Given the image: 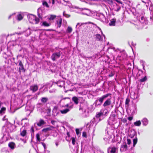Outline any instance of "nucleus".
<instances>
[{
  "mask_svg": "<svg viewBox=\"0 0 153 153\" xmlns=\"http://www.w3.org/2000/svg\"><path fill=\"white\" fill-rule=\"evenodd\" d=\"M70 103H71V101L69 97H63L62 96L61 97L59 103L60 105H62V107H68L70 105Z\"/></svg>",
  "mask_w": 153,
  "mask_h": 153,
  "instance_id": "f257e3e1",
  "label": "nucleus"
},
{
  "mask_svg": "<svg viewBox=\"0 0 153 153\" xmlns=\"http://www.w3.org/2000/svg\"><path fill=\"white\" fill-rule=\"evenodd\" d=\"M111 2L113 5V9L115 11H119L121 7L122 6V2L118 0H113V1H111Z\"/></svg>",
  "mask_w": 153,
  "mask_h": 153,
  "instance_id": "f03ea898",
  "label": "nucleus"
},
{
  "mask_svg": "<svg viewBox=\"0 0 153 153\" xmlns=\"http://www.w3.org/2000/svg\"><path fill=\"white\" fill-rule=\"evenodd\" d=\"M139 88H137L135 92L132 93L131 94V97L133 99V102H137L139 100Z\"/></svg>",
  "mask_w": 153,
  "mask_h": 153,
  "instance_id": "7ed1b4c3",
  "label": "nucleus"
},
{
  "mask_svg": "<svg viewBox=\"0 0 153 153\" xmlns=\"http://www.w3.org/2000/svg\"><path fill=\"white\" fill-rule=\"evenodd\" d=\"M27 18L29 22L33 24L38 23V18L35 15L29 14L27 15Z\"/></svg>",
  "mask_w": 153,
  "mask_h": 153,
  "instance_id": "20e7f679",
  "label": "nucleus"
},
{
  "mask_svg": "<svg viewBox=\"0 0 153 153\" xmlns=\"http://www.w3.org/2000/svg\"><path fill=\"white\" fill-rule=\"evenodd\" d=\"M117 123V120L115 114L112 113L108 120V124L109 125H113Z\"/></svg>",
  "mask_w": 153,
  "mask_h": 153,
  "instance_id": "39448f33",
  "label": "nucleus"
},
{
  "mask_svg": "<svg viewBox=\"0 0 153 153\" xmlns=\"http://www.w3.org/2000/svg\"><path fill=\"white\" fill-rule=\"evenodd\" d=\"M108 113V110L107 109H102L100 112H98L95 118L97 119H99V118L102 116L105 115Z\"/></svg>",
  "mask_w": 153,
  "mask_h": 153,
  "instance_id": "423d86ee",
  "label": "nucleus"
},
{
  "mask_svg": "<svg viewBox=\"0 0 153 153\" xmlns=\"http://www.w3.org/2000/svg\"><path fill=\"white\" fill-rule=\"evenodd\" d=\"M41 109V111L45 113H47L48 114H49L51 112V109L49 107H48L46 105H42V106L41 107H39Z\"/></svg>",
  "mask_w": 153,
  "mask_h": 153,
  "instance_id": "0eeeda50",
  "label": "nucleus"
},
{
  "mask_svg": "<svg viewBox=\"0 0 153 153\" xmlns=\"http://www.w3.org/2000/svg\"><path fill=\"white\" fill-rule=\"evenodd\" d=\"M139 19L140 23L143 25H147L148 23V21L146 17L140 16L139 17Z\"/></svg>",
  "mask_w": 153,
  "mask_h": 153,
  "instance_id": "6e6552de",
  "label": "nucleus"
},
{
  "mask_svg": "<svg viewBox=\"0 0 153 153\" xmlns=\"http://www.w3.org/2000/svg\"><path fill=\"white\" fill-rule=\"evenodd\" d=\"M61 55V52L59 51L58 52L53 53L51 56V59L53 61H55L56 59L59 58Z\"/></svg>",
  "mask_w": 153,
  "mask_h": 153,
  "instance_id": "1a4fd4ad",
  "label": "nucleus"
},
{
  "mask_svg": "<svg viewBox=\"0 0 153 153\" xmlns=\"http://www.w3.org/2000/svg\"><path fill=\"white\" fill-rule=\"evenodd\" d=\"M79 110L82 112V116L83 117H86L88 116V111H87L86 110L84 107H81L80 106Z\"/></svg>",
  "mask_w": 153,
  "mask_h": 153,
  "instance_id": "9d476101",
  "label": "nucleus"
},
{
  "mask_svg": "<svg viewBox=\"0 0 153 153\" xmlns=\"http://www.w3.org/2000/svg\"><path fill=\"white\" fill-rule=\"evenodd\" d=\"M97 18L103 22L106 21L104 15L102 13H97L96 14Z\"/></svg>",
  "mask_w": 153,
  "mask_h": 153,
  "instance_id": "9b49d317",
  "label": "nucleus"
},
{
  "mask_svg": "<svg viewBox=\"0 0 153 153\" xmlns=\"http://www.w3.org/2000/svg\"><path fill=\"white\" fill-rule=\"evenodd\" d=\"M130 112L132 115L136 114L137 111L136 104H133L130 107Z\"/></svg>",
  "mask_w": 153,
  "mask_h": 153,
  "instance_id": "f8f14e48",
  "label": "nucleus"
},
{
  "mask_svg": "<svg viewBox=\"0 0 153 153\" xmlns=\"http://www.w3.org/2000/svg\"><path fill=\"white\" fill-rule=\"evenodd\" d=\"M111 94H107L105 95H103L100 97L97 98L98 100L99 101V102H100V103L102 104L104 100L107 97L109 96Z\"/></svg>",
  "mask_w": 153,
  "mask_h": 153,
  "instance_id": "ddd939ff",
  "label": "nucleus"
},
{
  "mask_svg": "<svg viewBox=\"0 0 153 153\" xmlns=\"http://www.w3.org/2000/svg\"><path fill=\"white\" fill-rule=\"evenodd\" d=\"M25 33V35L26 36H28L31 34V30L30 27H28L27 29L24 30L23 32H20L19 34H22Z\"/></svg>",
  "mask_w": 153,
  "mask_h": 153,
  "instance_id": "4468645a",
  "label": "nucleus"
},
{
  "mask_svg": "<svg viewBox=\"0 0 153 153\" xmlns=\"http://www.w3.org/2000/svg\"><path fill=\"white\" fill-rule=\"evenodd\" d=\"M38 128V123H34L33 126H32L30 129V132L31 133V135H32L33 133L35 130H37Z\"/></svg>",
  "mask_w": 153,
  "mask_h": 153,
  "instance_id": "2eb2a0df",
  "label": "nucleus"
},
{
  "mask_svg": "<svg viewBox=\"0 0 153 153\" xmlns=\"http://www.w3.org/2000/svg\"><path fill=\"white\" fill-rule=\"evenodd\" d=\"M117 148L115 147H109L108 149V153H117Z\"/></svg>",
  "mask_w": 153,
  "mask_h": 153,
  "instance_id": "dca6fc26",
  "label": "nucleus"
},
{
  "mask_svg": "<svg viewBox=\"0 0 153 153\" xmlns=\"http://www.w3.org/2000/svg\"><path fill=\"white\" fill-rule=\"evenodd\" d=\"M100 120V119L97 120L94 117L91 121L90 126H93L94 124H95V126H96Z\"/></svg>",
  "mask_w": 153,
  "mask_h": 153,
  "instance_id": "f3484780",
  "label": "nucleus"
},
{
  "mask_svg": "<svg viewBox=\"0 0 153 153\" xmlns=\"http://www.w3.org/2000/svg\"><path fill=\"white\" fill-rule=\"evenodd\" d=\"M19 65L20 66L19 68V72L20 73H21L22 72H25V71L24 66L21 61H19Z\"/></svg>",
  "mask_w": 153,
  "mask_h": 153,
  "instance_id": "a211bd4d",
  "label": "nucleus"
},
{
  "mask_svg": "<svg viewBox=\"0 0 153 153\" xmlns=\"http://www.w3.org/2000/svg\"><path fill=\"white\" fill-rule=\"evenodd\" d=\"M111 103V99H108L105 101L103 105L104 107H106L110 105Z\"/></svg>",
  "mask_w": 153,
  "mask_h": 153,
  "instance_id": "6ab92c4d",
  "label": "nucleus"
},
{
  "mask_svg": "<svg viewBox=\"0 0 153 153\" xmlns=\"http://www.w3.org/2000/svg\"><path fill=\"white\" fill-rule=\"evenodd\" d=\"M80 10L82 11V13L84 15H88V14L90 13V10L85 8L80 9Z\"/></svg>",
  "mask_w": 153,
  "mask_h": 153,
  "instance_id": "aec40b11",
  "label": "nucleus"
},
{
  "mask_svg": "<svg viewBox=\"0 0 153 153\" xmlns=\"http://www.w3.org/2000/svg\"><path fill=\"white\" fill-rule=\"evenodd\" d=\"M26 134V130L25 129V127L23 126L21 129L20 135L24 137Z\"/></svg>",
  "mask_w": 153,
  "mask_h": 153,
  "instance_id": "412c9836",
  "label": "nucleus"
},
{
  "mask_svg": "<svg viewBox=\"0 0 153 153\" xmlns=\"http://www.w3.org/2000/svg\"><path fill=\"white\" fill-rule=\"evenodd\" d=\"M65 83V82L62 80H59L56 82L57 85L60 87H64Z\"/></svg>",
  "mask_w": 153,
  "mask_h": 153,
  "instance_id": "4be33fe9",
  "label": "nucleus"
},
{
  "mask_svg": "<svg viewBox=\"0 0 153 153\" xmlns=\"http://www.w3.org/2000/svg\"><path fill=\"white\" fill-rule=\"evenodd\" d=\"M8 145L9 147L12 150L14 149L16 146V144L13 142L9 143Z\"/></svg>",
  "mask_w": 153,
  "mask_h": 153,
  "instance_id": "5701e85b",
  "label": "nucleus"
},
{
  "mask_svg": "<svg viewBox=\"0 0 153 153\" xmlns=\"http://www.w3.org/2000/svg\"><path fill=\"white\" fill-rule=\"evenodd\" d=\"M7 36L5 34H2L0 36V41L1 43H3L6 40Z\"/></svg>",
  "mask_w": 153,
  "mask_h": 153,
  "instance_id": "b1692460",
  "label": "nucleus"
},
{
  "mask_svg": "<svg viewBox=\"0 0 153 153\" xmlns=\"http://www.w3.org/2000/svg\"><path fill=\"white\" fill-rule=\"evenodd\" d=\"M116 19L113 18L111 20L109 25L110 26H115L116 23Z\"/></svg>",
  "mask_w": 153,
  "mask_h": 153,
  "instance_id": "393cba45",
  "label": "nucleus"
},
{
  "mask_svg": "<svg viewBox=\"0 0 153 153\" xmlns=\"http://www.w3.org/2000/svg\"><path fill=\"white\" fill-rule=\"evenodd\" d=\"M141 122H142L143 125L145 126H146L149 123L148 120L146 118H143Z\"/></svg>",
  "mask_w": 153,
  "mask_h": 153,
  "instance_id": "a878e982",
  "label": "nucleus"
},
{
  "mask_svg": "<svg viewBox=\"0 0 153 153\" xmlns=\"http://www.w3.org/2000/svg\"><path fill=\"white\" fill-rule=\"evenodd\" d=\"M52 111L53 114L54 116H57L59 113V111L56 107H54Z\"/></svg>",
  "mask_w": 153,
  "mask_h": 153,
  "instance_id": "bb28decb",
  "label": "nucleus"
},
{
  "mask_svg": "<svg viewBox=\"0 0 153 153\" xmlns=\"http://www.w3.org/2000/svg\"><path fill=\"white\" fill-rule=\"evenodd\" d=\"M127 149V146L126 143L122 145L120 148V151L121 152H124L126 151Z\"/></svg>",
  "mask_w": 153,
  "mask_h": 153,
  "instance_id": "cd10ccee",
  "label": "nucleus"
},
{
  "mask_svg": "<svg viewBox=\"0 0 153 153\" xmlns=\"http://www.w3.org/2000/svg\"><path fill=\"white\" fill-rule=\"evenodd\" d=\"M62 23V19L61 18L59 19L58 20L56 21V24L58 27H60Z\"/></svg>",
  "mask_w": 153,
  "mask_h": 153,
  "instance_id": "c85d7f7f",
  "label": "nucleus"
},
{
  "mask_svg": "<svg viewBox=\"0 0 153 153\" xmlns=\"http://www.w3.org/2000/svg\"><path fill=\"white\" fill-rule=\"evenodd\" d=\"M95 38L97 41H102V40L101 36L99 34H97L95 35Z\"/></svg>",
  "mask_w": 153,
  "mask_h": 153,
  "instance_id": "c756f323",
  "label": "nucleus"
},
{
  "mask_svg": "<svg viewBox=\"0 0 153 153\" xmlns=\"http://www.w3.org/2000/svg\"><path fill=\"white\" fill-rule=\"evenodd\" d=\"M72 100L74 103L76 104L77 105L79 102V99L76 97H74L72 98Z\"/></svg>",
  "mask_w": 153,
  "mask_h": 153,
  "instance_id": "7c9ffc66",
  "label": "nucleus"
},
{
  "mask_svg": "<svg viewBox=\"0 0 153 153\" xmlns=\"http://www.w3.org/2000/svg\"><path fill=\"white\" fill-rule=\"evenodd\" d=\"M30 89L31 90L35 92L38 89L37 86L36 85L31 86L30 87Z\"/></svg>",
  "mask_w": 153,
  "mask_h": 153,
  "instance_id": "2f4dec72",
  "label": "nucleus"
},
{
  "mask_svg": "<svg viewBox=\"0 0 153 153\" xmlns=\"http://www.w3.org/2000/svg\"><path fill=\"white\" fill-rule=\"evenodd\" d=\"M48 101V99L46 97H42L41 99V102L43 103H45Z\"/></svg>",
  "mask_w": 153,
  "mask_h": 153,
  "instance_id": "473e14b6",
  "label": "nucleus"
},
{
  "mask_svg": "<svg viewBox=\"0 0 153 153\" xmlns=\"http://www.w3.org/2000/svg\"><path fill=\"white\" fill-rule=\"evenodd\" d=\"M46 124V123L42 119H40L39 122V126H43Z\"/></svg>",
  "mask_w": 153,
  "mask_h": 153,
  "instance_id": "72a5a7b5",
  "label": "nucleus"
},
{
  "mask_svg": "<svg viewBox=\"0 0 153 153\" xmlns=\"http://www.w3.org/2000/svg\"><path fill=\"white\" fill-rule=\"evenodd\" d=\"M6 108L4 107H2L0 110V115H2L4 114L6 111Z\"/></svg>",
  "mask_w": 153,
  "mask_h": 153,
  "instance_id": "f704fd0d",
  "label": "nucleus"
},
{
  "mask_svg": "<svg viewBox=\"0 0 153 153\" xmlns=\"http://www.w3.org/2000/svg\"><path fill=\"white\" fill-rule=\"evenodd\" d=\"M69 111L70 110L69 109L66 108L65 109L60 110V111L62 114H65Z\"/></svg>",
  "mask_w": 153,
  "mask_h": 153,
  "instance_id": "c9c22d12",
  "label": "nucleus"
},
{
  "mask_svg": "<svg viewBox=\"0 0 153 153\" xmlns=\"http://www.w3.org/2000/svg\"><path fill=\"white\" fill-rule=\"evenodd\" d=\"M4 70L0 68V76H1L3 77H4Z\"/></svg>",
  "mask_w": 153,
  "mask_h": 153,
  "instance_id": "e433bc0d",
  "label": "nucleus"
},
{
  "mask_svg": "<svg viewBox=\"0 0 153 153\" xmlns=\"http://www.w3.org/2000/svg\"><path fill=\"white\" fill-rule=\"evenodd\" d=\"M56 16L53 15H51L48 18V20L50 21L54 20L56 17Z\"/></svg>",
  "mask_w": 153,
  "mask_h": 153,
  "instance_id": "4c0bfd02",
  "label": "nucleus"
},
{
  "mask_svg": "<svg viewBox=\"0 0 153 153\" xmlns=\"http://www.w3.org/2000/svg\"><path fill=\"white\" fill-rule=\"evenodd\" d=\"M23 16L21 14H19L17 16L16 19L18 21L21 20L22 19Z\"/></svg>",
  "mask_w": 153,
  "mask_h": 153,
  "instance_id": "58836bf2",
  "label": "nucleus"
},
{
  "mask_svg": "<svg viewBox=\"0 0 153 153\" xmlns=\"http://www.w3.org/2000/svg\"><path fill=\"white\" fill-rule=\"evenodd\" d=\"M50 24L48 23L46 21H44L43 22L41 25L45 27H48L50 26Z\"/></svg>",
  "mask_w": 153,
  "mask_h": 153,
  "instance_id": "ea45409f",
  "label": "nucleus"
},
{
  "mask_svg": "<svg viewBox=\"0 0 153 153\" xmlns=\"http://www.w3.org/2000/svg\"><path fill=\"white\" fill-rule=\"evenodd\" d=\"M134 124L136 126H140L141 124V123L140 121L138 120L134 122Z\"/></svg>",
  "mask_w": 153,
  "mask_h": 153,
  "instance_id": "a19ab883",
  "label": "nucleus"
},
{
  "mask_svg": "<svg viewBox=\"0 0 153 153\" xmlns=\"http://www.w3.org/2000/svg\"><path fill=\"white\" fill-rule=\"evenodd\" d=\"M51 130V128L50 127H48L43 129L42 130V131L45 132H46Z\"/></svg>",
  "mask_w": 153,
  "mask_h": 153,
  "instance_id": "79ce46f5",
  "label": "nucleus"
},
{
  "mask_svg": "<svg viewBox=\"0 0 153 153\" xmlns=\"http://www.w3.org/2000/svg\"><path fill=\"white\" fill-rule=\"evenodd\" d=\"M130 102V100L128 98H127L126 99V102H125V105L126 107H128L129 106V103Z\"/></svg>",
  "mask_w": 153,
  "mask_h": 153,
  "instance_id": "37998d69",
  "label": "nucleus"
},
{
  "mask_svg": "<svg viewBox=\"0 0 153 153\" xmlns=\"http://www.w3.org/2000/svg\"><path fill=\"white\" fill-rule=\"evenodd\" d=\"M42 5L43 6H45L46 7H47V8L49 7V6L48 5V3L47 2H46L45 1H42Z\"/></svg>",
  "mask_w": 153,
  "mask_h": 153,
  "instance_id": "c03bdc74",
  "label": "nucleus"
},
{
  "mask_svg": "<svg viewBox=\"0 0 153 153\" xmlns=\"http://www.w3.org/2000/svg\"><path fill=\"white\" fill-rule=\"evenodd\" d=\"M38 144V143H36L34 146H33V147L34 148L35 150H36L37 153H38V147H37V145Z\"/></svg>",
  "mask_w": 153,
  "mask_h": 153,
  "instance_id": "a18cd8bd",
  "label": "nucleus"
},
{
  "mask_svg": "<svg viewBox=\"0 0 153 153\" xmlns=\"http://www.w3.org/2000/svg\"><path fill=\"white\" fill-rule=\"evenodd\" d=\"M63 16L65 17L66 18H69L71 16V15H70L67 14L66 13L65 11H64L63 12Z\"/></svg>",
  "mask_w": 153,
  "mask_h": 153,
  "instance_id": "49530a36",
  "label": "nucleus"
},
{
  "mask_svg": "<svg viewBox=\"0 0 153 153\" xmlns=\"http://www.w3.org/2000/svg\"><path fill=\"white\" fill-rule=\"evenodd\" d=\"M94 103L95 104V105L96 106H97L99 105H101V104L100 103V102H99V101L97 99L95 101Z\"/></svg>",
  "mask_w": 153,
  "mask_h": 153,
  "instance_id": "de8ad7c7",
  "label": "nucleus"
},
{
  "mask_svg": "<svg viewBox=\"0 0 153 153\" xmlns=\"http://www.w3.org/2000/svg\"><path fill=\"white\" fill-rule=\"evenodd\" d=\"M133 146H135V145L137 143V138L136 137L135 138L133 139Z\"/></svg>",
  "mask_w": 153,
  "mask_h": 153,
  "instance_id": "09e8293b",
  "label": "nucleus"
},
{
  "mask_svg": "<svg viewBox=\"0 0 153 153\" xmlns=\"http://www.w3.org/2000/svg\"><path fill=\"white\" fill-rule=\"evenodd\" d=\"M72 28L71 27H68L67 30V31L69 33H71L72 32Z\"/></svg>",
  "mask_w": 153,
  "mask_h": 153,
  "instance_id": "8fccbe9b",
  "label": "nucleus"
},
{
  "mask_svg": "<svg viewBox=\"0 0 153 153\" xmlns=\"http://www.w3.org/2000/svg\"><path fill=\"white\" fill-rule=\"evenodd\" d=\"M146 79H147L146 77V76H145L143 78L141 79L140 80V81L141 82H145V81H146Z\"/></svg>",
  "mask_w": 153,
  "mask_h": 153,
  "instance_id": "3c124183",
  "label": "nucleus"
},
{
  "mask_svg": "<svg viewBox=\"0 0 153 153\" xmlns=\"http://www.w3.org/2000/svg\"><path fill=\"white\" fill-rule=\"evenodd\" d=\"M135 9L134 8H132L131 10V11L132 12V14L134 15H136V12L135 11Z\"/></svg>",
  "mask_w": 153,
  "mask_h": 153,
  "instance_id": "603ef678",
  "label": "nucleus"
},
{
  "mask_svg": "<svg viewBox=\"0 0 153 153\" xmlns=\"http://www.w3.org/2000/svg\"><path fill=\"white\" fill-rule=\"evenodd\" d=\"M39 143L42 145L43 146L45 149H46V146L45 144V143L41 142L40 143Z\"/></svg>",
  "mask_w": 153,
  "mask_h": 153,
  "instance_id": "864d4df0",
  "label": "nucleus"
},
{
  "mask_svg": "<svg viewBox=\"0 0 153 153\" xmlns=\"http://www.w3.org/2000/svg\"><path fill=\"white\" fill-rule=\"evenodd\" d=\"M76 141L75 138L74 137L72 138V143L73 145H74L75 144Z\"/></svg>",
  "mask_w": 153,
  "mask_h": 153,
  "instance_id": "5fc2aeb1",
  "label": "nucleus"
},
{
  "mask_svg": "<svg viewBox=\"0 0 153 153\" xmlns=\"http://www.w3.org/2000/svg\"><path fill=\"white\" fill-rule=\"evenodd\" d=\"M150 19L151 21V24L153 23V15H152L150 17Z\"/></svg>",
  "mask_w": 153,
  "mask_h": 153,
  "instance_id": "6e6d98bb",
  "label": "nucleus"
},
{
  "mask_svg": "<svg viewBox=\"0 0 153 153\" xmlns=\"http://www.w3.org/2000/svg\"><path fill=\"white\" fill-rule=\"evenodd\" d=\"M56 91V89H53L49 90V92L50 93H53L55 92Z\"/></svg>",
  "mask_w": 153,
  "mask_h": 153,
  "instance_id": "4d7b16f0",
  "label": "nucleus"
},
{
  "mask_svg": "<svg viewBox=\"0 0 153 153\" xmlns=\"http://www.w3.org/2000/svg\"><path fill=\"white\" fill-rule=\"evenodd\" d=\"M25 109L27 111H28V110H30V107L29 106H28L27 105L26 106V107L25 108Z\"/></svg>",
  "mask_w": 153,
  "mask_h": 153,
  "instance_id": "13d9d810",
  "label": "nucleus"
},
{
  "mask_svg": "<svg viewBox=\"0 0 153 153\" xmlns=\"http://www.w3.org/2000/svg\"><path fill=\"white\" fill-rule=\"evenodd\" d=\"M82 135L83 137H87L86 133L85 132H83L82 133Z\"/></svg>",
  "mask_w": 153,
  "mask_h": 153,
  "instance_id": "bf43d9fd",
  "label": "nucleus"
},
{
  "mask_svg": "<svg viewBox=\"0 0 153 153\" xmlns=\"http://www.w3.org/2000/svg\"><path fill=\"white\" fill-rule=\"evenodd\" d=\"M131 143V140L129 139H127V143L128 145H130Z\"/></svg>",
  "mask_w": 153,
  "mask_h": 153,
  "instance_id": "052dcab7",
  "label": "nucleus"
},
{
  "mask_svg": "<svg viewBox=\"0 0 153 153\" xmlns=\"http://www.w3.org/2000/svg\"><path fill=\"white\" fill-rule=\"evenodd\" d=\"M76 133L77 135H78L79 133V129H76Z\"/></svg>",
  "mask_w": 153,
  "mask_h": 153,
  "instance_id": "680f3d73",
  "label": "nucleus"
},
{
  "mask_svg": "<svg viewBox=\"0 0 153 153\" xmlns=\"http://www.w3.org/2000/svg\"><path fill=\"white\" fill-rule=\"evenodd\" d=\"M114 74L112 72L110 74L108 75V76L109 77H111L113 76H114Z\"/></svg>",
  "mask_w": 153,
  "mask_h": 153,
  "instance_id": "e2e57ef3",
  "label": "nucleus"
},
{
  "mask_svg": "<svg viewBox=\"0 0 153 153\" xmlns=\"http://www.w3.org/2000/svg\"><path fill=\"white\" fill-rule=\"evenodd\" d=\"M133 119V117H129L128 118V120L129 121Z\"/></svg>",
  "mask_w": 153,
  "mask_h": 153,
  "instance_id": "0e129e2a",
  "label": "nucleus"
},
{
  "mask_svg": "<svg viewBox=\"0 0 153 153\" xmlns=\"http://www.w3.org/2000/svg\"><path fill=\"white\" fill-rule=\"evenodd\" d=\"M79 25L80 26H82V24H80V23H78L77 25H76V27H78V25Z\"/></svg>",
  "mask_w": 153,
  "mask_h": 153,
  "instance_id": "69168bd1",
  "label": "nucleus"
},
{
  "mask_svg": "<svg viewBox=\"0 0 153 153\" xmlns=\"http://www.w3.org/2000/svg\"><path fill=\"white\" fill-rule=\"evenodd\" d=\"M36 138L37 141L38 140V133L36 134Z\"/></svg>",
  "mask_w": 153,
  "mask_h": 153,
  "instance_id": "338daca9",
  "label": "nucleus"
},
{
  "mask_svg": "<svg viewBox=\"0 0 153 153\" xmlns=\"http://www.w3.org/2000/svg\"><path fill=\"white\" fill-rule=\"evenodd\" d=\"M108 138H106V137H104V140L106 141H107V140H108Z\"/></svg>",
  "mask_w": 153,
  "mask_h": 153,
  "instance_id": "774afa93",
  "label": "nucleus"
}]
</instances>
